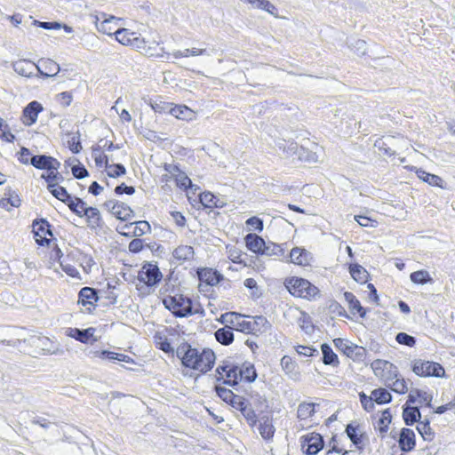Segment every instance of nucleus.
I'll use <instances>...</instances> for the list:
<instances>
[{"label":"nucleus","instance_id":"nucleus-1","mask_svg":"<svg viewBox=\"0 0 455 455\" xmlns=\"http://www.w3.org/2000/svg\"><path fill=\"white\" fill-rule=\"evenodd\" d=\"M177 356L181 360L182 365L204 374L211 371L215 363V354L210 348L198 349L189 343H181L176 350Z\"/></svg>","mask_w":455,"mask_h":455},{"label":"nucleus","instance_id":"nucleus-2","mask_svg":"<svg viewBox=\"0 0 455 455\" xmlns=\"http://www.w3.org/2000/svg\"><path fill=\"white\" fill-rule=\"evenodd\" d=\"M284 285L292 296L308 300L315 299L320 293V290L315 285L301 277L293 276L286 279Z\"/></svg>","mask_w":455,"mask_h":455},{"label":"nucleus","instance_id":"nucleus-3","mask_svg":"<svg viewBox=\"0 0 455 455\" xmlns=\"http://www.w3.org/2000/svg\"><path fill=\"white\" fill-rule=\"evenodd\" d=\"M164 305L177 317L193 315L192 300L181 294L168 296L164 299Z\"/></svg>","mask_w":455,"mask_h":455},{"label":"nucleus","instance_id":"nucleus-4","mask_svg":"<svg viewBox=\"0 0 455 455\" xmlns=\"http://www.w3.org/2000/svg\"><path fill=\"white\" fill-rule=\"evenodd\" d=\"M412 371L419 377L441 378L445 375L444 368L438 363L415 359L411 362Z\"/></svg>","mask_w":455,"mask_h":455},{"label":"nucleus","instance_id":"nucleus-5","mask_svg":"<svg viewBox=\"0 0 455 455\" xmlns=\"http://www.w3.org/2000/svg\"><path fill=\"white\" fill-rule=\"evenodd\" d=\"M371 366L374 374L381 379L386 386L389 385L400 375L397 366L386 360H374Z\"/></svg>","mask_w":455,"mask_h":455},{"label":"nucleus","instance_id":"nucleus-6","mask_svg":"<svg viewBox=\"0 0 455 455\" xmlns=\"http://www.w3.org/2000/svg\"><path fill=\"white\" fill-rule=\"evenodd\" d=\"M335 347L355 362H364L367 350L361 346L351 343L347 339L337 338L333 339Z\"/></svg>","mask_w":455,"mask_h":455},{"label":"nucleus","instance_id":"nucleus-7","mask_svg":"<svg viewBox=\"0 0 455 455\" xmlns=\"http://www.w3.org/2000/svg\"><path fill=\"white\" fill-rule=\"evenodd\" d=\"M137 277L140 283H144L147 287H153L161 282L163 275L156 265L145 263L138 272Z\"/></svg>","mask_w":455,"mask_h":455},{"label":"nucleus","instance_id":"nucleus-8","mask_svg":"<svg viewBox=\"0 0 455 455\" xmlns=\"http://www.w3.org/2000/svg\"><path fill=\"white\" fill-rule=\"evenodd\" d=\"M222 322L231 324L234 330L246 334H252L251 320L246 319L244 315L235 312H228L222 315Z\"/></svg>","mask_w":455,"mask_h":455},{"label":"nucleus","instance_id":"nucleus-9","mask_svg":"<svg viewBox=\"0 0 455 455\" xmlns=\"http://www.w3.org/2000/svg\"><path fill=\"white\" fill-rule=\"evenodd\" d=\"M216 371L220 375L218 380L224 379V384L234 387L241 380L238 373L239 367L233 363L223 362L221 365L218 366Z\"/></svg>","mask_w":455,"mask_h":455},{"label":"nucleus","instance_id":"nucleus-10","mask_svg":"<svg viewBox=\"0 0 455 455\" xmlns=\"http://www.w3.org/2000/svg\"><path fill=\"white\" fill-rule=\"evenodd\" d=\"M103 205L112 215L123 221L129 220L134 216L131 207L123 202L110 199L106 201Z\"/></svg>","mask_w":455,"mask_h":455},{"label":"nucleus","instance_id":"nucleus-11","mask_svg":"<svg viewBox=\"0 0 455 455\" xmlns=\"http://www.w3.org/2000/svg\"><path fill=\"white\" fill-rule=\"evenodd\" d=\"M300 445L307 455H315L323 448V439L318 433H309L300 437Z\"/></svg>","mask_w":455,"mask_h":455},{"label":"nucleus","instance_id":"nucleus-12","mask_svg":"<svg viewBox=\"0 0 455 455\" xmlns=\"http://www.w3.org/2000/svg\"><path fill=\"white\" fill-rule=\"evenodd\" d=\"M33 233L38 245L44 246L51 243V239L47 238L46 235L52 236V233L51 224L46 220H35L33 221Z\"/></svg>","mask_w":455,"mask_h":455},{"label":"nucleus","instance_id":"nucleus-13","mask_svg":"<svg viewBox=\"0 0 455 455\" xmlns=\"http://www.w3.org/2000/svg\"><path fill=\"white\" fill-rule=\"evenodd\" d=\"M197 275L200 281V291H204V288H207L208 286H214L218 284L223 279V275L220 273L209 267L198 268Z\"/></svg>","mask_w":455,"mask_h":455},{"label":"nucleus","instance_id":"nucleus-14","mask_svg":"<svg viewBox=\"0 0 455 455\" xmlns=\"http://www.w3.org/2000/svg\"><path fill=\"white\" fill-rule=\"evenodd\" d=\"M119 19L115 16L106 17L105 13L94 16V23L99 32L111 36L119 28Z\"/></svg>","mask_w":455,"mask_h":455},{"label":"nucleus","instance_id":"nucleus-15","mask_svg":"<svg viewBox=\"0 0 455 455\" xmlns=\"http://www.w3.org/2000/svg\"><path fill=\"white\" fill-rule=\"evenodd\" d=\"M290 259L291 263L301 267H309L315 260L313 254L302 247L292 248Z\"/></svg>","mask_w":455,"mask_h":455},{"label":"nucleus","instance_id":"nucleus-16","mask_svg":"<svg viewBox=\"0 0 455 455\" xmlns=\"http://www.w3.org/2000/svg\"><path fill=\"white\" fill-rule=\"evenodd\" d=\"M235 409L242 413L243 417L251 427H254L257 425L259 421V413L247 403V400L244 397H243L240 402L235 403Z\"/></svg>","mask_w":455,"mask_h":455},{"label":"nucleus","instance_id":"nucleus-17","mask_svg":"<svg viewBox=\"0 0 455 455\" xmlns=\"http://www.w3.org/2000/svg\"><path fill=\"white\" fill-rule=\"evenodd\" d=\"M30 164L36 169L47 171L59 169L60 166V163L56 158L45 155L33 156L30 158Z\"/></svg>","mask_w":455,"mask_h":455},{"label":"nucleus","instance_id":"nucleus-18","mask_svg":"<svg viewBox=\"0 0 455 455\" xmlns=\"http://www.w3.org/2000/svg\"><path fill=\"white\" fill-rule=\"evenodd\" d=\"M36 69L43 77L55 76L60 71L58 63L51 59L44 58L38 60L37 64H36Z\"/></svg>","mask_w":455,"mask_h":455},{"label":"nucleus","instance_id":"nucleus-19","mask_svg":"<svg viewBox=\"0 0 455 455\" xmlns=\"http://www.w3.org/2000/svg\"><path fill=\"white\" fill-rule=\"evenodd\" d=\"M360 425L354 421L347 425L346 427V434L348 438L351 440L353 444L356 447L359 451H363L364 449L363 446V434L359 433Z\"/></svg>","mask_w":455,"mask_h":455},{"label":"nucleus","instance_id":"nucleus-20","mask_svg":"<svg viewBox=\"0 0 455 455\" xmlns=\"http://www.w3.org/2000/svg\"><path fill=\"white\" fill-rule=\"evenodd\" d=\"M88 355L92 358L108 359L109 361H119L125 363H132L133 360L124 354H119L108 350H91Z\"/></svg>","mask_w":455,"mask_h":455},{"label":"nucleus","instance_id":"nucleus-21","mask_svg":"<svg viewBox=\"0 0 455 455\" xmlns=\"http://www.w3.org/2000/svg\"><path fill=\"white\" fill-rule=\"evenodd\" d=\"M398 443L403 451H412L416 445L414 431L406 427L402 428Z\"/></svg>","mask_w":455,"mask_h":455},{"label":"nucleus","instance_id":"nucleus-22","mask_svg":"<svg viewBox=\"0 0 455 455\" xmlns=\"http://www.w3.org/2000/svg\"><path fill=\"white\" fill-rule=\"evenodd\" d=\"M95 332V329L92 327L80 330L78 328H67L65 333L67 336L71 337L75 339L76 340L87 344L89 342V339L93 337V334Z\"/></svg>","mask_w":455,"mask_h":455},{"label":"nucleus","instance_id":"nucleus-23","mask_svg":"<svg viewBox=\"0 0 455 455\" xmlns=\"http://www.w3.org/2000/svg\"><path fill=\"white\" fill-rule=\"evenodd\" d=\"M86 217L88 227L91 229H97L102 227V219L100 211L95 207H86L83 217Z\"/></svg>","mask_w":455,"mask_h":455},{"label":"nucleus","instance_id":"nucleus-24","mask_svg":"<svg viewBox=\"0 0 455 455\" xmlns=\"http://www.w3.org/2000/svg\"><path fill=\"white\" fill-rule=\"evenodd\" d=\"M259 432L261 437L269 441L272 440L275 433V428L273 425V418L269 416H263L259 426Z\"/></svg>","mask_w":455,"mask_h":455},{"label":"nucleus","instance_id":"nucleus-25","mask_svg":"<svg viewBox=\"0 0 455 455\" xmlns=\"http://www.w3.org/2000/svg\"><path fill=\"white\" fill-rule=\"evenodd\" d=\"M247 403L259 413L262 414L266 412L268 408V401L267 398L263 395H260L259 394H251L250 395L249 399H246Z\"/></svg>","mask_w":455,"mask_h":455},{"label":"nucleus","instance_id":"nucleus-26","mask_svg":"<svg viewBox=\"0 0 455 455\" xmlns=\"http://www.w3.org/2000/svg\"><path fill=\"white\" fill-rule=\"evenodd\" d=\"M20 205V199L19 196L11 188L7 189L4 193V197L0 200V207L7 211L12 208H18Z\"/></svg>","mask_w":455,"mask_h":455},{"label":"nucleus","instance_id":"nucleus-27","mask_svg":"<svg viewBox=\"0 0 455 455\" xmlns=\"http://www.w3.org/2000/svg\"><path fill=\"white\" fill-rule=\"evenodd\" d=\"M245 243L247 248L252 252L262 254V250L265 247V241L258 235L252 233L246 235Z\"/></svg>","mask_w":455,"mask_h":455},{"label":"nucleus","instance_id":"nucleus-28","mask_svg":"<svg viewBox=\"0 0 455 455\" xmlns=\"http://www.w3.org/2000/svg\"><path fill=\"white\" fill-rule=\"evenodd\" d=\"M194 255L195 250L190 245H179L172 251V257L180 262L189 261L194 259Z\"/></svg>","mask_w":455,"mask_h":455},{"label":"nucleus","instance_id":"nucleus-29","mask_svg":"<svg viewBox=\"0 0 455 455\" xmlns=\"http://www.w3.org/2000/svg\"><path fill=\"white\" fill-rule=\"evenodd\" d=\"M413 169H415L418 178L420 179L421 180L425 181L426 183H427L431 186L443 188V180L441 177H439L435 174L429 173L421 168H419V169H418L416 167L410 168V170H413Z\"/></svg>","mask_w":455,"mask_h":455},{"label":"nucleus","instance_id":"nucleus-30","mask_svg":"<svg viewBox=\"0 0 455 455\" xmlns=\"http://www.w3.org/2000/svg\"><path fill=\"white\" fill-rule=\"evenodd\" d=\"M12 67L16 73L26 77H30L34 71L36 70V64L27 60L15 61Z\"/></svg>","mask_w":455,"mask_h":455},{"label":"nucleus","instance_id":"nucleus-31","mask_svg":"<svg viewBox=\"0 0 455 455\" xmlns=\"http://www.w3.org/2000/svg\"><path fill=\"white\" fill-rule=\"evenodd\" d=\"M215 391L220 399L230 404L233 408L235 407V403L240 402V400L243 398V396L235 395L230 389H228L224 387L216 386Z\"/></svg>","mask_w":455,"mask_h":455},{"label":"nucleus","instance_id":"nucleus-32","mask_svg":"<svg viewBox=\"0 0 455 455\" xmlns=\"http://www.w3.org/2000/svg\"><path fill=\"white\" fill-rule=\"evenodd\" d=\"M421 414L419 407L404 405L403 411V419L405 425L412 426L416 422H419Z\"/></svg>","mask_w":455,"mask_h":455},{"label":"nucleus","instance_id":"nucleus-33","mask_svg":"<svg viewBox=\"0 0 455 455\" xmlns=\"http://www.w3.org/2000/svg\"><path fill=\"white\" fill-rule=\"evenodd\" d=\"M233 328L226 325L225 327L220 328L214 333L216 340L224 346H228L234 341Z\"/></svg>","mask_w":455,"mask_h":455},{"label":"nucleus","instance_id":"nucleus-34","mask_svg":"<svg viewBox=\"0 0 455 455\" xmlns=\"http://www.w3.org/2000/svg\"><path fill=\"white\" fill-rule=\"evenodd\" d=\"M43 111L42 105L34 100L27 105L23 109V115L29 120L28 124H33L36 122L38 114Z\"/></svg>","mask_w":455,"mask_h":455},{"label":"nucleus","instance_id":"nucleus-35","mask_svg":"<svg viewBox=\"0 0 455 455\" xmlns=\"http://www.w3.org/2000/svg\"><path fill=\"white\" fill-rule=\"evenodd\" d=\"M239 377L241 380H244L246 382H253L257 378V372L255 367L251 363H243L241 367H239Z\"/></svg>","mask_w":455,"mask_h":455},{"label":"nucleus","instance_id":"nucleus-36","mask_svg":"<svg viewBox=\"0 0 455 455\" xmlns=\"http://www.w3.org/2000/svg\"><path fill=\"white\" fill-rule=\"evenodd\" d=\"M344 298L349 304V309L352 313H358L361 317H364L366 315V310L363 307L361 306L360 301L356 299V297L350 291L344 292Z\"/></svg>","mask_w":455,"mask_h":455},{"label":"nucleus","instance_id":"nucleus-37","mask_svg":"<svg viewBox=\"0 0 455 455\" xmlns=\"http://www.w3.org/2000/svg\"><path fill=\"white\" fill-rule=\"evenodd\" d=\"M251 329L253 328L252 334L257 335L259 333H264L267 331L271 325L267 319L263 315H258L251 320Z\"/></svg>","mask_w":455,"mask_h":455},{"label":"nucleus","instance_id":"nucleus-38","mask_svg":"<svg viewBox=\"0 0 455 455\" xmlns=\"http://www.w3.org/2000/svg\"><path fill=\"white\" fill-rule=\"evenodd\" d=\"M323 363L326 365L338 366L339 363L338 355L333 352L330 345L324 343L321 346Z\"/></svg>","mask_w":455,"mask_h":455},{"label":"nucleus","instance_id":"nucleus-39","mask_svg":"<svg viewBox=\"0 0 455 455\" xmlns=\"http://www.w3.org/2000/svg\"><path fill=\"white\" fill-rule=\"evenodd\" d=\"M170 114L178 119L190 120L194 112L185 105H172Z\"/></svg>","mask_w":455,"mask_h":455},{"label":"nucleus","instance_id":"nucleus-40","mask_svg":"<svg viewBox=\"0 0 455 455\" xmlns=\"http://www.w3.org/2000/svg\"><path fill=\"white\" fill-rule=\"evenodd\" d=\"M92 157L94 158L97 167L105 166L107 169L109 167V160L107 155L101 152V146L95 145L92 148Z\"/></svg>","mask_w":455,"mask_h":455},{"label":"nucleus","instance_id":"nucleus-41","mask_svg":"<svg viewBox=\"0 0 455 455\" xmlns=\"http://www.w3.org/2000/svg\"><path fill=\"white\" fill-rule=\"evenodd\" d=\"M350 275L358 283H364L368 280L369 274L364 267L358 264H353L349 267Z\"/></svg>","mask_w":455,"mask_h":455},{"label":"nucleus","instance_id":"nucleus-42","mask_svg":"<svg viewBox=\"0 0 455 455\" xmlns=\"http://www.w3.org/2000/svg\"><path fill=\"white\" fill-rule=\"evenodd\" d=\"M114 35L117 42L124 45H129L132 44V37L136 35L135 32L130 31L128 28H117Z\"/></svg>","mask_w":455,"mask_h":455},{"label":"nucleus","instance_id":"nucleus-43","mask_svg":"<svg viewBox=\"0 0 455 455\" xmlns=\"http://www.w3.org/2000/svg\"><path fill=\"white\" fill-rule=\"evenodd\" d=\"M97 292L90 287H84L79 291V302L83 305L92 304L97 301Z\"/></svg>","mask_w":455,"mask_h":455},{"label":"nucleus","instance_id":"nucleus-44","mask_svg":"<svg viewBox=\"0 0 455 455\" xmlns=\"http://www.w3.org/2000/svg\"><path fill=\"white\" fill-rule=\"evenodd\" d=\"M48 190L57 199L63 203H67L70 201V198L72 197L65 188L58 185V184H50L47 186Z\"/></svg>","mask_w":455,"mask_h":455},{"label":"nucleus","instance_id":"nucleus-45","mask_svg":"<svg viewBox=\"0 0 455 455\" xmlns=\"http://www.w3.org/2000/svg\"><path fill=\"white\" fill-rule=\"evenodd\" d=\"M199 200L205 208H222V204H217V202H220V199L211 192L201 193Z\"/></svg>","mask_w":455,"mask_h":455},{"label":"nucleus","instance_id":"nucleus-46","mask_svg":"<svg viewBox=\"0 0 455 455\" xmlns=\"http://www.w3.org/2000/svg\"><path fill=\"white\" fill-rule=\"evenodd\" d=\"M417 430L425 441H432L435 438V432L430 427L428 419L419 421L417 426Z\"/></svg>","mask_w":455,"mask_h":455},{"label":"nucleus","instance_id":"nucleus-47","mask_svg":"<svg viewBox=\"0 0 455 455\" xmlns=\"http://www.w3.org/2000/svg\"><path fill=\"white\" fill-rule=\"evenodd\" d=\"M154 342L156 347L165 352V353H173V348L171 346V343L169 342L166 336L164 334L157 332L154 335Z\"/></svg>","mask_w":455,"mask_h":455},{"label":"nucleus","instance_id":"nucleus-48","mask_svg":"<svg viewBox=\"0 0 455 455\" xmlns=\"http://www.w3.org/2000/svg\"><path fill=\"white\" fill-rule=\"evenodd\" d=\"M375 403L378 404L389 403L392 401L391 394L385 388H376L371 392Z\"/></svg>","mask_w":455,"mask_h":455},{"label":"nucleus","instance_id":"nucleus-49","mask_svg":"<svg viewBox=\"0 0 455 455\" xmlns=\"http://www.w3.org/2000/svg\"><path fill=\"white\" fill-rule=\"evenodd\" d=\"M315 403H302L298 407L297 416L299 419H307L314 415Z\"/></svg>","mask_w":455,"mask_h":455},{"label":"nucleus","instance_id":"nucleus-50","mask_svg":"<svg viewBox=\"0 0 455 455\" xmlns=\"http://www.w3.org/2000/svg\"><path fill=\"white\" fill-rule=\"evenodd\" d=\"M284 253L283 244H277L272 242L266 243L261 255L282 256Z\"/></svg>","mask_w":455,"mask_h":455},{"label":"nucleus","instance_id":"nucleus-51","mask_svg":"<svg viewBox=\"0 0 455 455\" xmlns=\"http://www.w3.org/2000/svg\"><path fill=\"white\" fill-rule=\"evenodd\" d=\"M391 420L392 415L390 410L387 409L382 412L381 417L377 421L375 428H377L380 433H387Z\"/></svg>","mask_w":455,"mask_h":455},{"label":"nucleus","instance_id":"nucleus-52","mask_svg":"<svg viewBox=\"0 0 455 455\" xmlns=\"http://www.w3.org/2000/svg\"><path fill=\"white\" fill-rule=\"evenodd\" d=\"M161 43L157 42L156 45H146V48L144 49V53L148 57H155V58H164L166 57V59H169L171 56V53L167 52L164 48L161 47L157 49L156 46H158Z\"/></svg>","mask_w":455,"mask_h":455},{"label":"nucleus","instance_id":"nucleus-53","mask_svg":"<svg viewBox=\"0 0 455 455\" xmlns=\"http://www.w3.org/2000/svg\"><path fill=\"white\" fill-rule=\"evenodd\" d=\"M66 204L68 206L70 211L76 214L79 217H83V212L86 208V204L78 197H71L69 202H67Z\"/></svg>","mask_w":455,"mask_h":455},{"label":"nucleus","instance_id":"nucleus-54","mask_svg":"<svg viewBox=\"0 0 455 455\" xmlns=\"http://www.w3.org/2000/svg\"><path fill=\"white\" fill-rule=\"evenodd\" d=\"M410 278L412 283L417 284H425L427 283H433V278L430 276L429 273L426 270H419L412 272L410 275Z\"/></svg>","mask_w":455,"mask_h":455},{"label":"nucleus","instance_id":"nucleus-55","mask_svg":"<svg viewBox=\"0 0 455 455\" xmlns=\"http://www.w3.org/2000/svg\"><path fill=\"white\" fill-rule=\"evenodd\" d=\"M276 147L288 155H294L298 149V144L294 141L280 139L275 142Z\"/></svg>","mask_w":455,"mask_h":455},{"label":"nucleus","instance_id":"nucleus-56","mask_svg":"<svg viewBox=\"0 0 455 455\" xmlns=\"http://www.w3.org/2000/svg\"><path fill=\"white\" fill-rule=\"evenodd\" d=\"M281 366L284 372L290 376L296 373L297 364L289 355H283L281 359Z\"/></svg>","mask_w":455,"mask_h":455},{"label":"nucleus","instance_id":"nucleus-57","mask_svg":"<svg viewBox=\"0 0 455 455\" xmlns=\"http://www.w3.org/2000/svg\"><path fill=\"white\" fill-rule=\"evenodd\" d=\"M387 387L400 395L405 394L408 391L407 383L403 378L395 379Z\"/></svg>","mask_w":455,"mask_h":455},{"label":"nucleus","instance_id":"nucleus-58","mask_svg":"<svg viewBox=\"0 0 455 455\" xmlns=\"http://www.w3.org/2000/svg\"><path fill=\"white\" fill-rule=\"evenodd\" d=\"M108 176L110 178H117L126 173V169L122 164H113L108 168Z\"/></svg>","mask_w":455,"mask_h":455},{"label":"nucleus","instance_id":"nucleus-59","mask_svg":"<svg viewBox=\"0 0 455 455\" xmlns=\"http://www.w3.org/2000/svg\"><path fill=\"white\" fill-rule=\"evenodd\" d=\"M359 397H360L361 404L366 411L370 412L374 410L375 401H374L371 394V396H367L363 392H361L359 394Z\"/></svg>","mask_w":455,"mask_h":455},{"label":"nucleus","instance_id":"nucleus-60","mask_svg":"<svg viewBox=\"0 0 455 455\" xmlns=\"http://www.w3.org/2000/svg\"><path fill=\"white\" fill-rule=\"evenodd\" d=\"M396 342L401 345H405L409 347H412L416 344V339L405 332H399L395 337Z\"/></svg>","mask_w":455,"mask_h":455},{"label":"nucleus","instance_id":"nucleus-61","mask_svg":"<svg viewBox=\"0 0 455 455\" xmlns=\"http://www.w3.org/2000/svg\"><path fill=\"white\" fill-rule=\"evenodd\" d=\"M156 113L164 114L171 112L172 104L164 101H154L150 104Z\"/></svg>","mask_w":455,"mask_h":455},{"label":"nucleus","instance_id":"nucleus-62","mask_svg":"<svg viewBox=\"0 0 455 455\" xmlns=\"http://www.w3.org/2000/svg\"><path fill=\"white\" fill-rule=\"evenodd\" d=\"M258 9L263 10L275 17H278L277 8L268 0H260L258 5Z\"/></svg>","mask_w":455,"mask_h":455},{"label":"nucleus","instance_id":"nucleus-63","mask_svg":"<svg viewBox=\"0 0 455 455\" xmlns=\"http://www.w3.org/2000/svg\"><path fill=\"white\" fill-rule=\"evenodd\" d=\"M258 9L263 10L275 17H278L277 8L268 0H260L258 5Z\"/></svg>","mask_w":455,"mask_h":455},{"label":"nucleus","instance_id":"nucleus-64","mask_svg":"<svg viewBox=\"0 0 455 455\" xmlns=\"http://www.w3.org/2000/svg\"><path fill=\"white\" fill-rule=\"evenodd\" d=\"M175 181L177 187L180 188L188 189V188H193L191 180L184 172H180L177 175Z\"/></svg>","mask_w":455,"mask_h":455}]
</instances>
